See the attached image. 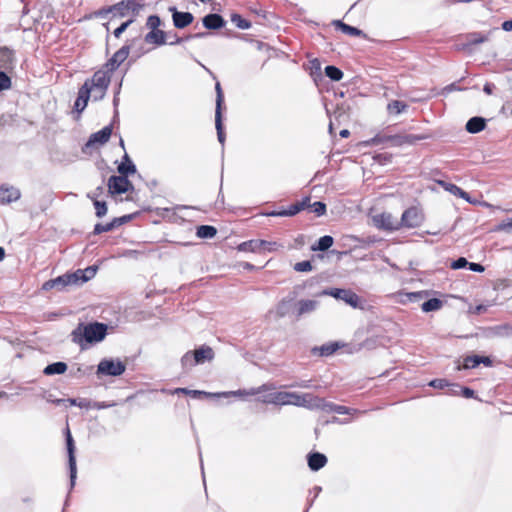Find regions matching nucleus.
I'll return each instance as SVG.
<instances>
[{
    "label": "nucleus",
    "instance_id": "nucleus-19",
    "mask_svg": "<svg viewBox=\"0 0 512 512\" xmlns=\"http://www.w3.org/2000/svg\"><path fill=\"white\" fill-rule=\"evenodd\" d=\"M21 196L20 190L11 186H1L0 188V202L8 204L17 201Z\"/></svg>",
    "mask_w": 512,
    "mask_h": 512
},
{
    "label": "nucleus",
    "instance_id": "nucleus-51",
    "mask_svg": "<svg viewBox=\"0 0 512 512\" xmlns=\"http://www.w3.org/2000/svg\"><path fill=\"white\" fill-rule=\"evenodd\" d=\"M427 295H428L427 291H418V292L407 293L405 296H406L408 301L416 302V301H419L422 298L426 297Z\"/></svg>",
    "mask_w": 512,
    "mask_h": 512
},
{
    "label": "nucleus",
    "instance_id": "nucleus-25",
    "mask_svg": "<svg viewBox=\"0 0 512 512\" xmlns=\"http://www.w3.org/2000/svg\"><path fill=\"white\" fill-rule=\"evenodd\" d=\"M308 466L312 471H318L327 463V457L319 452L310 453L307 456Z\"/></svg>",
    "mask_w": 512,
    "mask_h": 512
},
{
    "label": "nucleus",
    "instance_id": "nucleus-2",
    "mask_svg": "<svg viewBox=\"0 0 512 512\" xmlns=\"http://www.w3.org/2000/svg\"><path fill=\"white\" fill-rule=\"evenodd\" d=\"M317 401L315 396L310 393L299 394L296 392H274L262 399V402L265 404L294 405L308 409H313L314 406H317Z\"/></svg>",
    "mask_w": 512,
    "mask_h": 512
},
{
    "label": "nucleus",
    "instance_id": "nucleus-18",
    "mask_svg": "<svg viewBox=\"0 0 512 512\" xmlns=\"http://www.w3.org/2000/svg\"><path fill=\"white\" fill-rule=\"evenodd\" d=\"M318 307V301L316 300H310V299H304L300 300L296 303L295 308V314L297 318H300L301 316L305 314H309L314 312Z\"/></svg>",
    "mask_w": 512,
    "mask_h": 512
},
{
    "label": "nucleus",
    "instance_id": "nucleus-7",
    "mask_svg": "<svg viewBox=\"0 0 512 512\" xmlns=\"http://www.w3.org/2000/svg\"><path fill=\"white\" fill-rule=\"evenodd\" d=\"M66 447L68 453V465L70 472V490L75 486V481L77 477V465H76V457H75V444L70 433V430L66 431Z\"/></svg>",
    "mask_w": 512,
    "mask_h": 512
},
{
    "label": "nucleus",
    "instance_id": "nucleus-53",
    "mask_svg": "<svg viewBox=\"0 0 512 512\" xmlns=\"http://www.w3.org/2000/svg\"><path fill=\"white\" fill-rule=\"evenodd\" d=\"M10 87H11V79L5 72L0 71V91L7 90Z\"/></svg>",
    "mask_w": 512,
    "mask_h": 512
},
{
    "label": "nucleus",
    "instance_id": "nucleus-46",
    "mask_svg": "<svg viewBox=\"0 0 512 512\" xmlns=\"http://www.w3.org/2000/svg\"><path fill=\"white\" fill-rule=\"evenodd\" d=\"M215 90H216V109H215V113H218V112H222V105H223V101H224L223 92H222L221 85H220L219 82L216 83Z\"/></svg>",
    "mask_w": 512,
    "mask_h": 512
},
{
    "label": "nucleus",
    "instance_id": "nucleus-48",
    "mask_svg": "<svg viewBox=\"0 0 512 512\" xmlns=\"http://www.w3.org/2000/svg\"><path fill=\"white\" fill-rule=\"evenodd\" d=\"M488 40V36L482 35L481 33H472L467 36V41L469 44L476 45Z\"/></svg>",
    "mask_w": 512,
    "mask_h": 512
},
{
    "label": "nucleus",
    "instance_id": "nucleus-44",
    "mask_svg": "<svg viewBox=\"0 0 512 512\" xmlns=\"http://www.w3.org/2000/svg\"><path fill=\"white\" fill-rule=\"evenodd\" d=\"M231 21L240 29H249L251 27V23L237 13L231 15Z\"/></svg>",
    "mask_w": 512,
    "mask_h": 512
},
{
    "label": "nucleus",
    "instance_id": "nucleus-20",
    "mask_svg": "<svg viewBox=\"0 0 512 512\" xmlns=\"http://www.w3.org/2000/svg\"><path fill=\"white\" fill-rule=\"evenodd\" d=\"M14 64V52L7 47H0V69L11 70Z\"/></svg>",
    "mask_w": 512,
    "mask_h": 512
},
{
    "label": "nucleus",
    "instance_id": "nucleus-1",
    "mask_svg": "<svg viewBox=\"0 0 512 512\" xmlns=\"http://www.w3.org/2000/svg\"><path fill=\"white\" fill-rule=\"evenodd\" d=\"M108 331V325L100 322L79 323L71 332V340L79 345L82 350L87 348L88 344L98 343L105 339Z\"/></svg>",
    "mask_w": 512,
    "mask_h": 512
},
{
    "label": "nucleus",
    "instance_id": "nucleus-21",
    "mask_svg": "<svg viewBox=\"0 0 512 512\" xmlns=\"http://www.w3.org/2000/svg\"><path fill=\"white\" fill-rule=\"evenodd\" d=\"M111 77L109 71L99 70L94 73L93 77L89 80L90 85L99 88H108Z\"/></svg>",
    "mask_w": 512,
    "mask_h": 512
},
{
    "label": "nucleus",
    "instance_id": "nucleus-54",
    "mask_svg": "<svg viewBox=\"0 0 512 512\" xmlns=\"http://www.w3.org/2000/svg\"><path fill=\"white\" fill-rule=\"evenodd\" d=\"M311 208L313 209V212L317 216H322L326 213V204L320 201L314 202L311 204Z\"/></svg>",
    "mask_w": 512,
    "mask_h": 512
},
{
    "label": "nucleus",
    "instance_id": "nucleus-26",
    "mask_svg": "<svg viewBox=\"0 0 512 512\" xmlns=\"http://www.w3.org/2000/svg\"><path fill=\"white\" fill-rule=\"evenodd\" d=\"M203 25L207 29L216 30L224 27L225 20L219 14H208L203 18Z\"/></svg>",
    "mask_w": 512,
    "mask_h": 512
},
{
    "label": "nucleus",
    "instance_id": "nucleus-33",
    "mask_svg": "<svg viewBox=\"0 0 512 512\" xmlns=\"http://www.w3.org/2000/svg\"><path fill=\"white\" fill-rule=\"evenodd\" d=\"M67 370V364L64 362H55L52 364L47 365L44 368L43 373L45 375H55V374H63Z\"/></svg>",
    "mask_w": 512,
    "mask_h": 512
},
{
    "label": "nucleus",
    "instance_id": "nucleus-27",
    "mask_svg": "<svg viewBox=\"0 0 512 512\" xmlns=\"http://www.w3.org/2000/svg\"><path fill=\"white\" fill-rule=\"evenodd\" d=\"M144 40L148 44H155L157 46H161L166 44V33L163 30H151L148 32Z\"/></svg>",
    "mask_w": 512,
    "mask_h": 512
},
{
    "label": "nucleus",
    "instance_id": "nucleus-24",
    "mask_svg": "<svg viewBox=\"0 0 512 512\" xmlns=\"http://www.w3.org/2000/svg\"><path fill=\"white\" fill-rule=\"evenodd\" d=\"M437 183L446 191L450 192L452 195L457 196L459 198H462L466 200L467 202L471 203L469 194L462 190L460 187H458L455 184L448 183L444 180H438Z\"/></svg>",
    "mask_w": 512,
    "mask_h": 512
},
{
    "label": "nucleus",
    "instance_id": "nucleus-49",
    "mask_svg": "<svg viewBox=\"0 0 512 512\" xmlns=\"http://www.w3.org/2000/svg\"><path fill=\"white\" fill-rule=\"evenodd\" d=\"M93 204L96 210V216L101 218L106 215L107 213V205L104 201H99L97 199L93 200Z\"/></svg>",
    "mask_w": 512,
    "mask_h": 512
},
{
    "label": "nucleus",
    "instance_id": "nucleus-23",
    "mask_svg": "<svg viewBox=\"0 0 512 512\" xmlns=\"http://www.w3.org/2000/svg\"><path fill=\"white\" fill-rule=\"evenodd\" d=\"M96 272H97V268L93 267V266L87 267L84 270L78 269L75 272H73L72 274H73V276H75L74 280H75L76 286L82 285L83 283L92 279L95 276Z\"/></svg>",
    "mask_w": 512,
    "mask_h": 512
},
{
    "label": "nucleus",
    "instance_id": "nucleus-58",
    "mask_svg": "<svg viewBox=\"0 0 512 512\" xmlns=\"http://www.w3.org/2000/svg\"><path fill=\"white\" fill-rule=\"evenodd\" d=\"M495 230L512 233V218L506 222H502V223L498 224Z\"/></svg>",
    "mask_w": 512,
    "mask_h": 512
},
{
    "label": "nucleus",
    "instance_id": "nucleus-41",
    "mask_svg": "<svg viewBox=\"0 0 512 512\" xmlns=\"http://www.w3.org/2000/svg\"><path fill=\"white\" fill-rule=\"evenodd\" d=\"M85 83H88V88L90 89V97H92L94 101H99L104 98L108 88L93 87L90 85L89 80H86Z\"/></svg>",
    "mask_w": 512,
    "mask_h": 512
},
{
    "label": "nucleus",
    "instance_id": "nucleus-11",
    "mask_svg": "<svg viewBox=\"0 0 512 512\" xmlns=\"http://www.w3.org/2000/svg\"><path fill=\"white\" fill-rule=\"evenodd\" d=\"M322 294L341 299L352 307H357L359 304V296L351 290L334 288L329 291L325 290Z\"/></svg>",
    "mask_w": 512,
    "mask_h": 512
},
{
    "label": "nucleus",
    "instance_id": "nucleus-56",
    "mask_svg": "<svg viewBox=\"0 0 512 512\" xmlns=\"http://www.w3.org/2000/svg\"><path fill=\"white\" fill-rule=\"evenodd\" d=\"M468 263H469V262L467 261V259H466V258H464V257H460V258L456 259L455 261H453V262L451 263V268H452V269H455V270H457V269H462V268L467 267V266H468Z\"/></svg>",
    "mask_w": 512,
    "mask_h": 512
},
{
    "label": "nucleus",
    "instance_id": "nucleus-22",
    "mask_svg": "<svg viewBox=\"0 0 512 512\" xmlns=\"http://www.w3.org/2000/svg\"><path fill=\"white\" fill-rule=\"evenodd\" d=\"M89 98L90 89L88 88V83H84L82 87L79 89L78 97L74 104L75 110L78 112H82L87 106Z\"/></svg>",
    "mask_w": 512,
    "mask_h": 512
},
{
    "label": "nucleus",
    "instance_id": "nucleus-61",
    "mask_svg": "<svg viewBox=\"0 0 512 512\" xmlns=\"http://www.w3.org/2000/svg\"><path fill=\"white\" fill-rule=\"evenodd\" d=\"M468 268L473 272H479V273H481L485 270L483 265H481L479 263H473V262L468 263Z\"/></svg>",
    "mask_w": 512,
    "mask_h": 512
},
{
    "label": "nucleus",
    "instance_id": "nucleus-4",
    "mask_svg": "<svg viewBox=\"0 0 512 512\" xmlns=\"http://www.w3.org/2000/svg\"><path fill=\"white\" fill-rule=\"evenodd\" d=\"M424 214L421 209L412 206L406 209L401 216L399 226L401 228H417L424 222Z\"/></svg>",
    "mask_w": 512,
    "mask_h": 512
},
{
    "label": "nucleus",
    "instance_id": "nucleus-55",
    "mask_svg": "<svg viewBox=\"0 0 512 512\" xmlns=\"http://www.w3.org/2000/svg\"><path fill=\"white\" fill-rule=\"evenodd\" d=\"M112 230H113V224H110V222L106 223V224L97 223L94 227L93 232H94V234L98 235V234H101L104 232H109Z\"/></svg>",
    "mask_w": 512,
    "mask_h": 512
},
{
    "label": "nucleus",
    "instance_id": "nucleus-40",
    "mask_svg": "<svg viewBox=\"0 0 512 512\" xmlns=\"http://www.w3.org/2000/svg\"><path fill=\"white\" fill-rule=\"evenodd\" d=\"M215 127L217 130V137L219 142L223 145L225 141V134L222 124V112L215 113Z\"/></svg>",
    "mask_w": 512,
    "mask_h": 512
},
{
    "label": "nucleus",
    "instance_id": "nucleus-29",
    "mask_svg": "<svg viewBox=\"0 0 512 512\" xmlns=\"http://www.w3.org/2000/svg\"><path fill=\"white\" fill-rule=\"evenodd\" d=\"M486 127V120L482 117H472L466 123V130L469 133L475 134L481 132Z\"/></svg>",
    "mask_w": 512,
    "mask_h": 512
},
{
    "label": "nucleus",
    "instance_id": "nucleus-32",
    "mask_svg": "<svg viewBox=\"0 0 512 512\" xmlns=\"http://www.w3.org/2000/svg\"><path fill=\"white\" fill-rule=\"evenodd\" d=\"M169 393L171 394H185V395H190L192 397H201V396H205V397H214V393H209V392H205V391H200V390H190L188 388H175L174 390H171L169 391Z\"/></svg>",
    "mask_w": 512,
    "mask_h": 512
},
{
    "label": "nucleus",
    "instance_id": "nucleus-9",
    "mask_svg": "<svg viewBox=\"0 0 512 512\" xmlns=\"http://www.w3.org/2000/svg\"><path fill=\"white\" fill-rule=\"evenodd\" d=\"M144 4L138 0H122L121 2L112 5V9L115 10V15L125 17L128 12H131L134 16H137L143 9Z\"/></svg>",
    "mask_w": 512,
    "mask_h": 512
},
{
    "label": "nucleus",
    "instance_id": "nucleus-16",
    "mask_svg": "<svg viewBox=\"0 0 512 512\" xmlns=\"http://www.w3.org/2000/svg\"><path fill=\"white\" fill-rule=\"evenodd\" d=\"M270 387L267 384L261 385L257 388H252L250 390H237V391H229V392H220V393H214V397H230V396H252L260 394L264 391L269 390Z\"/></svg>",
    "mask_w": 512,
    "mask_h": 512
},
{
    "label": "nucleus",
    "instance_id": "nucleus-34",
    "mask_svg": "<svg viewBox=\"0 0 512 512\" xmlns=\"http://www.w3.org/2000/svg\"><path fill=\"white\" fill-rule=\"evenodd\" d=\"M333 25L339 29H341V31L345 34H348L350 36H360L363 34V32L356 28V27H353V26H350L348 24H345L344 22H342L341 20H335L333 21Z\"/></svg>",
    "mask_w": 512,
    "mask_h": 512
},
{
    "label": "nucleus",
    "instance_id": "nucleus-60",
    "mask_svg": "<svg viewBox=\"0 0 512 512\" xmlns=\"http://www.w3.org/2000/svg\"><path fill=\"white\" fill-rule=\"evenodd\" d=\"M429 385L433 388L443 389L448 383L443 379L432 380Z\"/></svg>",
    "mask_w": 512,
    "mask_h": 512
},
{
    "label": "nucleus",
    "instance_id": "nucleus-14",
    "mask_svg": "<svg viewBox=\"0 0 512 512\" xmlns=\"http://www.w3.org/2000/svg\"><path fill=\"white\" fill-rule=\"evenodd\" d=\"M129 50V46L125 45L114 53V55L106 63V67L109 72H113L114 70H116L120 66V64L127 59L129 55Z\"/></svg>",
    "mask_w": 512,
    "mask_h": 512
},
{
    "label": "nucleus",
    "instance_id": "nucleus-36",
    "mask_svg": "<svg viewBox=\"0 0 512 512\" xmlns=\"http://www.w3.org/2000/svg\"><path fill=\"white\" fill-rule=\"evenodd\" d=\"M293 300H294V297L284 298L277 304L276 314L278 317H280V318L285 317L289 313L291 303Z\"/></svg>",
    "mask_w": 512,
    "mask_h": 512
},
{
    "label": "nucleus",
    "instance_id": "nucleus-52",
    "mask_svg": "<svg viewBox=\"0 0 512 512\" xmlns=\"http://www.w3.org/2000/svg\"><path fill=\"white\" fill-rule=\"evenodd\" d=\"M294 270L297 272H309L312 270V264L308 260L297 262L294 265Z\"/></svg>",
    "mask_w": 512,
    "mask_h": 512
},
{
    "label": "nucleus",
    "instance_id": "nucleus-62",
    "mask_svg": "<svg viewBox=\"0 0 512 512\" xmlns=\"http://www.w3.org/2000/svg\"><path fill=\"white\" fill-rule=\"evenodd\" d=\"M461 392H462V395L465 397V398H472L474 397V390L468 388V387H460V386H457Z\"/></svg>",
    "mask_w": 512,
    "mask_h": 512
},
{
    "label": "nucleus",
    "instance_id": "nucleus-63",
    "mask_svg": "<svg viewBox=\"0 0 512 512\" xmlns=\"http://www.w3.org/2000/svg\"><path fill=\"white\" fill-rule=\"evenodd\" d=\"M109 13H114L115 14V10L112 9V6H109V7H106V8H103V9L97 11L95 13V15L98 16V17H105Z\"/></svg>",
    "mask_w": 512,
    "mask_h": 512
},
{
    "label": "nucleus",
    "instance_id": "nucleus-5",
    "mask_svg": "<svg viewBox=\"0 0 512 512\" xmlns=\"http://www.w3.org/2000/svg\"><path fill=\"white\" fill-rule=\"evenodd\" d=\"M126 370V365L119 359H103L97 366L98 375L120 376Z\"/></svg>",
    "mask_w": 512,
    "mask_h": 512
},
{
    "label": "nucleus",
    "instance_id": "nucleus-39",
    "mask_svg": "<svg viewBox=\"0 0 512 512\" xmlns=\"http://www.w3.org/2000/svg\"><path fill=\"white\" fill-rule=\"evenodd\" d=\"M407 104L402 101L394 100L387 105L390 114H400L407 109Z\"/></svg>",
    "mask_w": 512,
    "mask_h": 512
},
{
    "label": "nucleus",
    "instance_id": "nucleus-38",
    "mask_svg": "<svg viewBox=\"0 0 512 512\" xmlns=\"http://www.w3.org/2000/svg\"><path fill=\"white\" fill-rule=\"evenodd\" d=\"M334 243L333 237L329 235H325L320 237L316 246H312L313 251H326L328 250Z\"/></svg>",
    "mask_w": 512,
    "mask_h": 512
},
{
    "label": "nucleus",
    "instance_id": "nucleus-35",
    "mask_svg": "<svg viewBox=\"0 0 512 512\" xmlns=\"http://www.w3.org/2000/svg\"><path fill=\"white\" fill-rule=\"evenodd\" d=\"M443 307V301L438 298H431L422 303L421 309L423 312L438 311Z\"/></svg>",
    "mask_w": 512,
    "mask_h": 512
},
{
    "label": "nucleus",
    "instance_id": "nucleus-13",
    "mask_svg": "<svg viewBox=\"0 0 512 512\" xmlns=\"http://www.w3.org/2000/svg\"><path fill=\"white\" fill-rule=\"evenodd\" d=\"M315 400H318L316 403L317 406H314L313 409H321L324 411H331V412H335L340 415L351 414L353 411V409H350L346 406L328 403L324 399H321L316 396H315ZM354 412H357V410H354Z\"/></svg>",
    "mask_w": 512,
    "mask_h": 512
},
{
    "label": "nucleus",
    "instance_id": "nucleus-8",
    "mask_svg": "<svg viewBox=\"0 0 512 512\" xmlns=\"http://www.w3.org/2000/svg\"><path fill=\"white\" fill-rule=\"evenodd\" d=\"M375 227L385 231H396L400 229L399 221L392 214L383 212L372 217Z\"/></svg>",
    "mask_w": 512,
    "mask_h": 512
},
{
    "label": "nucleus",
    "instance_id": "nucleus-6",
    "mask_svg": "<svg viewBox=\"0 0 512 512\" xmlns=\"http://www.w3.org/2000/svg\"><path fill=\"white\" fill-rule=\"evenodd\" d=\"M424 139V136H417L413 134H398L382 137L380 135H376L371 139L372 144H380L384 141H390L394 146H401L404 144H415L417 141Z\"/></svg>",
    "mask_w": 512,
    "mask_h": 512
},
{
    "label": "nucleus",
    "instance_id": "nucleus-42",
    "mask_svg": "<svg viewBox=\"0 0 512 512\" xmlns=\"http://www.w3.org/2000/svg\"><path fill=\"white\" fill-rule=\"evenodd\" d=\"M325 74L333 81H339L343 78V72L336 66L332 65L326 66Z\"/></svg>",
    "mask_w": 512,
    "mask_h": 512
},
{
    "label": "nucleus",
    "instance_id": "nucleus-57",
    "mask_svg": "<svg viewBox=\"0 0 512 512\" xmlns=\"http://www.w3.org/2000/svg\"><path fill=\"white\" fill-rule=\"evenodd\" d=\"M134 19H130L124 23H122L118 28L114 30V36L119 38L121 34L133 23Z\"/></svg>",
    "mask_w": 512,
    "mask_h": 512
},
{
    "label": "nucleus",
    "instance_id": "nucleus-37",
    "mask_svg": "<svg viewBox=\"0 0 512 512\" xmlns=\"http://www.w3.org/2000/svg\"><path fill=\"white\" fill-rule=\"evenodd\" d=\"M217 234V229L210 225H201L197 228L196 235L201 239H210Z\"/></svg>",
    "mask_w": 512,
    "mask_h": 512
},
{
    "label": "nucleus",
    "instance_id": "nucleus-30",
    "mask_svg": "<svg viewBox=\"0 0 512 512\" xmlns=\"http://www.w3.org/2000/svg\"><path fill=\"white\" fill-rule=\"evenodd\" d=\"M300 212V207H298L295 203L292 204L288 209H283L279 211H270L264 213L265 216L268 217H288V216H294L297 213Z\"/></svg>",
    "mask_w": 512,
    "mask_h": 512
},
{
    "label": "nucleus",
    "instance_id": "nucleus-43",
    "mask_svg": "<svg viewBox=\"0 0 512 512\" xmlns=\"http://www.w3.org/2000/svg\"><path fill=\"white\" fill-rule=\"evenodd\" d=\"M479 364V355H471L464 358L462 368L471 369L477 367ZM457 369L460 370L461 366H458Z\"/></svg>",
    "mask_w": 512,
    "mask_h": 512
},
{
    "label": "nucleus",
    "instance_id": "nucleus-10",
    "mask_svg": "<svg viewBox=\"0 0 512 512\" xmlns=\"http://www.w3.org/2000/svg\"><path fill=\"white\" fill-rule=\"evenodd\" d=\"M72 273H66L64 275L58 276L54 279L46 281L42 285V289L45 291L51 290V289H57L58 291H63L66 287L75 285V280Z\"/></svg>",
    "mask_w": 512,
    "mask_h": 512
},
{
    "label": "nucleus",
    "instance_id": "nucleus-59",
    "mask_svg": "<svg viewBox=\"0 0 512 512\" xmlns=\"http://www.w3.org/2000/svg\"><path fill=\"white\" fill-rule=\"evenodd\" d=\"M289 387H298V388L309 389L312 387V384H311V380H301L299 382L289 385Z\"/></svg>",
    "mask_w": 512,
    "mask_h": 512
},
{
    "label": "nucleus",
    "instance_id": "nucleus-12",
    "mask_svg": "<svg viewBox=\"0 0 512 512\" xmlns=\"http://www.w3.org/2000/svg\"><path fill=\"white\" fill-rule=\"evenodd\" d=\"M132 188V183L125 176H111L108 180V189L111 194H123Z\"/></svg>",
    "mask_w": 512,
    "mask_h": 512
},
{
    "label": "nucleus",
    "instance_id": "nucleus-3",
    "mask_svg": "<svg viewBox=\"0 0 512 512\" xmlns=\"http://www.w3.org/2000/svg\"><path fill=\"white\" fill-rule=\"evenodd\" d=\"M282 245L276 241H266L260 239H253L241 243L238 247L240 251L249 252H274L281 248Z\"/></svg>",
    "mask_w": 512,
    "mask_h": 512
},
{
    "label": "nucleus",
    "instance_id": "nucleus-45",
    "mask_svg": "<svg viewBox=\"0 0 512 512\" xmlns=\"http://www.w3.org/2000/svg\"><path fill=\"white\" fill-rule=\"evenodd\" d=\"M338 348L339 345L337 343H329L316 349L319 350L321 356H329L332 355Z\"/></svg>",
    "mask_w": 512,
    "mask_h": 512
},
{
    "label": "nucleus",
    "instance_id": "nucleus-47",
    "mask_svg": "<svg viewBox=\"0 0 512 512\" xmlns=\"http://www.w3.org/2000/svg\"><path fill=\"white\" fill-rule=\"evenodd\" d=\"M181 364L183 368H190L196 365L194 353L192 351L186 352L181 358Z\"/></svg>",
    "mask_w": 512,
    "mask_h": 512
},
{
    "label": "nucleus",
    "instance_id": "nucleus-17",
    "mask_svg": "<svg viewBox=\"0 0 512 512\" xmlns=\"http://www.w3.org/2000/svg\"><path fill=\"white\" fill-rule=\"evenodd\" d=\"M112 134L111 126H105L100 131L93 133L86 143V147L94 146L95 144L103 145L110 139Z\"/></svg>",
    "mask_w": 512,
    "mask_h": 512
},
{
    "label": "nucleus",
    "instance_id": "nucleus-64",
    "mask_svg": "<svg viewBox=\"0 0 512 512\" xmlns=\"http://www.w3.org/2000/svg\"><path fill=\"white\" fill-rule=\"evenodd\" d=\"M77 406L80 408L90 409L92 407V401L82 398L78 400Z\"/></svg>",
    "mask_w": 512,
    "mask_h": 512
},
{
    "label": "nucleus",
    "instance_id": "nucleus-50",
    "mask_svg": "<svg viewBox=\"0 0 512 512\" xmlns=\"http://www.w3.org/2000/svg\"><path fill=\"white\" fill-rule=\"evenodd\" d=\"M161 25V19L157 15H151L148 17L146 26L151 30H158Z\"/></svg>",
    "mask_w": 512,
    "mask_h": 512
},
{
    "label": "nucleus",
    "instance_id": "nucleus-28",
    "mask_svg": "<svg viewBox=\"0 0 512 512\" xmlns=\"http://www.w3.org/2000/svg\"><path fill=\"white\" fill-rule=\"evenodd\" d=\"M193 353L197 364L210 361L214 358L213 349L209 346H201L200 348L194 350Z\"/></svg>",
    "mask_w": 512,
    "mask_h": 512
},
{
    "label": "nucleus",
    "instance_id": "nucleus-31",
    "mask_svg": "<svg viewBox=\"0 0 512 512\" xmlns=\"http://www.w3.org/2000/svg\"><path fill=\"white\" fill-rule=\"evenodd\" d=\"M118 172L120 176L125 177L136 172V166L131 162L127 154L124 155L123 162L118 166Z\"/></svg>",
    "mask_w": 512,
    "mask_h": 512
},
{
    "label": "nucleus",
    "instance_id": "nucleus-15",
    "mask_svg": "<svg viewBox=\"0 0 512 512\" xmlns=\"http://www.w3.org/2000/svg\"><path fill=\"white\" fill-rule=\"evenodd\" d=\"M170 11H172L173 24L178 29H183L190 25L194 17L190 12H179L175 7H171Z\"/></svg>",
    "mask_w": 512,
    "mask_h": 512
}]
</instances>
